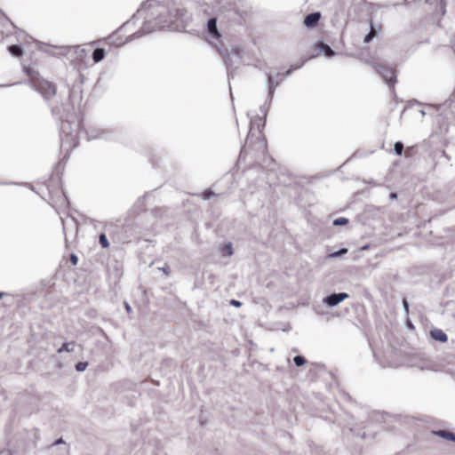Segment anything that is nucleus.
<instances>
[{"instance_id": "26", "label": "nucleus", "mask_w": 455, "mask_h": 455, "mask_svg": "<svg viewBox=\"0 0 455 455\" xmlns=\"http://www.w3.org/2000/svg\"><path fill=\"white\" fill-rule=\"evenodd\" d=\"M202 195L204 200H209L214 196V193L211 189H206L202 193Z\"/></svg>"}, {"instance_id": "30", "label": "nucleus", "mask_w": 455, "mask_h": 455, "mask_svg": "<svg viewBox=\"0 0 455 455\" xmlns=\"http://www.w3.org/2000/svg\"><path fill=\"white\" fill-rule=\"evenodd\" d=\"M74 48L76 49V53H80V52H85V49L82 48L81 46H75Z\"/></svg>"}, {"instance_id": "28", "label": "nucleus", "mask_w": 455, "mask_h": 455, "mask_svg": "<svg viewBox=\"0 0 455 455\" xmlns=\"http://www.w3.org/2000/svg\"><path fill=\"white\" fill-rule=\"evenodd\" d=\"M229 303L231 306H234L235 307H239L242 306V302L236 299H231Z\"/></svg>"}, {"instance_id": "29", "label": "nucleus", "mask_w": 455, "mask_h": 455, "mask_svg": "<svg viewBox=\"0 0 455 455\" xmlns=\"http://www.w3.org/2000/svg\"><path fill=\"white\" fill-rule=\"evenodd\" d=\"M70 261L72 262L73 265H76L77 261H78L77 256L75 255V254H71L70 255Z\"/></svg>"}, {"instance_id": "9", "label": "nucleus", "mask_w": 455, "mask_h": 455, "mask_svg": "<svg viewBox=\"0 0 455 455\" xmlns=\"http://www.w3.org/2000/svg\"><path fill=\"white\" fill-rule=\"evenodd\" d=\"M431 337L437 341L446 342L448 339L447 334L441 329H434L430 331Z\"/></svg>"}, {"instance_id": "2", "label": "nucleus", "mask_w": 455, "mask_h": 455, "mask_svg": "<svg viewBox=\"0 0 455 455\" xmlns=\"http://www.w3.org/2000/svg\"><path fill=\"white\" fill-rule=\"evenodd\" d=\"M372 68L377 73L381 76L383 80L387 83L389 87H393L396 82L395 73L392 68H389L381 63H372Z\"/></svg>"}, {"instance_id": "13", "label": "nucleus", "mask_w": 455, "mask_h": 455, "mask_svg": "<svg viewBox=\"0 0 455 455\" xmlns=\"http://www.w3.org/2000/svg\"><path fill=\"white\" fill-rule=\"evenodd\" d=\"M8 51L12 55L18 57V58L22 57L23 53H24L22 46L20 44L9 45Z\"/></svg>"}, {"instance_id": "15", "label": "nucleus", "mask_w": 455, "mask_h": 455, "mask_svg": "<svg viewBox=\"0 0 455 455\" xmlns=\"http://www.w3.org/2000/svg\"><path fill=\"white\" fill-rule=\"evenodd\" d=\"M106 52L103 48H96L92 52V60L95 63L101 61L105 58Z\"/></svg>"}, {"instance_id": "38", "label": "nucleus", "mask_w": 455, "mask_h": 455, "mask_svg": "<svg viewBox=\"0 0 455 455\" xmlns=\"http://www.w3.org/2000/svg\"><path fill=\"white\" fill-rule=\"evenodd\" d=\"M5 295L4 292L0 291V299Z\"/></svg>"}, {"instance_id": "19", "label": "nucleus", "mask_w": 455, "mask_h": 455, "mask_svg": "<svg viewBox=\"0 0 455 455\" xmlns=\"http://www.w3.org/2000/svg\"><path fill=\"white\" fill-rule=\"evenodd\" d=\"M403 149H404V147H403V142L401 141H397L395 143L394 145V150H395V153L397 155V156H402L403 155Z\"/></svg>"}, {"instance_id": "21", "label": "nucleus", "mask_w": 455, "mask_h": 455, "mask_svg": "<svg viewBox=\"0 0 455 455\" xmlns=\"http://www.w3.org/2000/svg\"><path fill=\"white\" fill-rule=\"evenodd\" d=\"M377 33L376 31L372 28V27L371 26V30L370 32L364 36V39H363V43L365 44H368L370 43L375 36H376Z\"/></svg>"}, {"instance_id": "7", "label": "nucleus", "mask_w": 455, "mask_h": 455, "mask_svg": "<svg viewBox=\"0 0 455 455\" xmlns=\"http://www.w3.org/2000/svg\"><path fill=\"white\" fill-rule=\"evenodd\" d=\"M348 298L346 292L331 293L323 299V303L328 307H335Z\"/></svg>"}, {"instance_id": "39", "label": "nucleus", "mask_w": 455, "mask_h": 455, "mask_svg": "<svg viewBox=\"0 0 455 455\" xmlns=\"http://www.w3.org/2000/svg\"><path fill=\"white\" fill-rule=\"evenodd\" d=\"M420 114H421L422 116H424L426 115L424 110H420Z\"/></svg>"}, {"instance_id": "36", "label": "nucleus", "mask_w": 455, "mask_h": 455, "mask_svg": "<svg viewBox=\"0 0 455 455\" xmlns=\"http://www.w3.org/2000/svg\"><path fill=\"white\" fill-rule=\"evenodd\" d=\"M251 136H252V135H250V134H249V136H248V138H247V140H246V144H247V145H249V144H250V140H251Z\"/></svg>"}, {"instance_id": "14", "label": "nucleus", "mask_w": 455, "mask_h": 455, "mask_svg": "<svg viewBox=\"0 0 455 455\" xmlns=\"http://www.w3.org/2000/svg\"><path fill=\"white\" fill-rule=\"evenodd\" d=\"M434 434L439 437L443 438V439L455 442V434L454 433L445 431V430H438V431L434 432Z\"/></svg>"}, {"instance_id": "33", "label": "nucleus", "mask_w": 455, "mask_h": 455, "mask_svg": "<svg viewBox=\"0 0 455 455\" xmlns=\"http://www.w3.org/2000/svg\"><path fill=\"white\" fill-rule=\"evenodd\" d=\"M403 305L404 310H405L406 312H408V310H409V306H408V302H407L405 299H403Z\"/></svg>"}, {"instance_id": "8", "label": "nucleus", "mask_w": 455, "mask_h": 455, "mask_svg": "<svg viewBox=\"0 0 455 455\" xmlns=\"http://www.w3.org/2000/svg\"><path fill=\"white\" fill-rule=\"evenodd\" d=\"M321 18V13L319 12H315L307 14L304 19V25L307 28H314L317 25L319 20Z\"/></svg>"}, {"instance_id": "24", "label": "nucleus", "mask_w": 455, "mask_h": 455, "mask_svg": "<svg viewBox=\"0 0 455 455\" xmlns=\"http://www.w3.org/2000/svg\"><path fill=\"white\" fill-rule=\"evenodd\" d=\"M87 366H88V363L87 362H79L76 365V370L77 371H85Z\"/></svg>"}, {"instance_id": "31", "label": "nucleus", "mask_w": 455, "mask_h": 455, "mask_svg": "<svg viewBox=\"0 0 455 455\" xmlns=\"http://www.w3.org/2000/svg\"><path fill=\"white\" fill-rule=\"evenodd\" d=\"M350 431H351V432H355L356 435H359V436H361L362 438H364V437H365V433H364V432L361 434L360 432H355L353 428H350Z\"/></svg>"}, {"instance_id": "34", "label": "nucleus", "mask_w": 455, "mask_h": 455, "mask_svg": "<svg viewBox=\"0 0 455 455\" xmlns=\"http://www.w3.org/2000/svg\"><path fill=\"white\" fill-rule=\"evenodd\" d=\"M125 309L128 313L132 312V307L128 303H125Z\"/></svg>"}, {"instance_id": "3", "label": "nucleus", "mask_w": 455, "mask_h": 455, "mask_svg": "<svg viewBox=\"0 0 455 455\" xmlns=\"http://www.w3.org/2000/svg\"><path fill=\"white\" fill-rule=\"evenodd\" d=\"M241 53L238 50H234L225 57V63L228 69V76L230 78L232 71L241 64Z\"/></svg>"}, {"instance_id": "5", "label": "nucleus", "mask_w": 455, "mask_h": 455, "mask_svg": "<svg viewBox=\"0 0 455 455\" xmlns=\"http://www.w3.org/2000/svg\"><path fill=\"white\" fill-rule=\"evenodd\" d=\"M220 36L221 35L217 27V19H209L206 25V39L212 42V40H219Z\"/></svg>"}, {"instance_id": "4", "label": "nucleus", "mask_w": 455, "mask_h": 455, "mask_svg": "<svg viewBox=\"0 0 455 455\" xmlns=\"http://www.w3.org/2000/svg\"><path fill=\"white\" fill-rule=\"evenodd\" d=\"M39 44L40 45L38 46V50L54 57L65 56L69 52L71 49V47L68 46H55L44 44L43 43H39Z\"/></svg>"}, {"instance_id": "1", "label": "nucleus", "mask_w": 455, "mask_h": 455, "mask_svg": "<svg viewBox=\"0 0 455 455\" xmlns=\"http://www.w3.org/2000/svg\"><path fill=\"white\" fill-rule=\"evenodd\" d=\"M81 122L76 114H67L60 124L61 148L68 150L75 148L78 144L81 132Z\"/></svg>"}, {"instance_id": "32", "label": "nucleus", "mask_w": 455, "mask_h": 455, "mask_svg": "<svg viewBox=\"0 0 455 455\" xmlns=\"http://www.w3.org/2000/svg\"><path fill=\"white\" fill-rule=\"evenodd\" d=\"M162 271H163L166 275H169V274H170L168 266H165V267H162Z\"/></svg>"}, {"instance_id": "20", "label": "nucleus", "mask_w": 455, "mask_h": 455, "mask_svg": "<svg viewBox=\"0 0 455 455\" xmlns=\"http://www.w3.org/2000/svg\"><path fill=\"white\" fill-rule=\"evenodd\" d=\"M99 243L102 248H108L109 246L108 240L107 235L104 233H101L99 236Z\"/></svg>"}, {"instance_id": "23", "label": "nucleus", "mask_w": 455, "mask_h": 455, "mask_svg": "<svg viewBox=\"0 0 455 455\" xmlns=\"http://www.w3.org/2000/svg\"><path fill=\"white\" fill-rule=\"evenodd\" d=\"M347 223H348V220L347 218H344V217H339V218H337L333 220V225L334 226H342V225H346Z\"/></svg>"}, {"instance_id": "12", "label": "nucleus", "mask_w": 455, "mask_h": 455, "mask_svg": "<svg viewBox=\"0 0 455 455\" xmlns=\"http://www.w3.org/2000/svg\"><path fill=\"white\" fill-rule=\"evenodd\" d=\"M318 49L323 52L326 57L331 58L335 55V52L326 44L323 42H319L317 44Z\"/></svg>"}, {"instance_id": "37", "label": "nucleus", "mask_w": 455, "mask_h": 455, "mask_svg": "<svg viewBox=\"0 0 455 455\" xmlns=\"http://www.w3.org/2000/svg\"><path fill=\"white\" fill-rule=\"evenodd\" d=\"M63 443V441H62V439H61V438H60V439H58V440L55 442V444H59V443Z\"/></svg>"}, {"instance_id": "18", "label": "nucleus", "mask_w": 455, "mask_h": 455, "mask_svg": "<svg viewBox=\"0 0 455 455\" xmlns=\"http://www.w3.org/2000/svg\"><path fill=\"white\" fill-rule=\"evenodd\" d=\"M304 63H305V60H301L299 63L291 65L290 68L285 73V76H290L291 74L292 70H296V69L302 68Z\"/></svg>"}, {"instance_id": "35", "label": "nucleus", "mask_w": 455, "mask_h": 455, "mask_svg": "<svg viewBox=\"0 0 455 455\" xmlns=\"http://www.w3.org/2000/svg\"><path fill=\"white\" fill-rule=\"evenodd\" d=\"M390 196L392 199H395L397 197V195L395 193H391Z\"/></svg>"}, {"instance_id": "25", "label": "nucleus", "mask_w": 455, "mask_h": 455, "mask_svg": "<svg viewBox=\"0 0 455 455\" xmlns=\"http://www.w3.org/2000/svg\"><path fill=\"white\" fill-rule=\"evenodd\" d=\"M347 252V249L343 248V249H340V250H339L337 251L332 252L331 254H330V257L331 258H337V257L341 256L342 254H345Z\"/></svg>"}, {"instance_id": "22", "label": "nucleus", "mask_w": 455, "mask_h": 455, "mask_svg": "<svg viewBox=\"0 0 455 455\" xmlns=\"http://www.w3.org/2000/svg\"><path fill=\"white\" fill-rule=\"evenodd\" d=\"M293 362L296 366L299 367L306 363V359L304 358V356L299 355L294 356Z\"/></svg>"}, {"instance_id": "27", "label": "nucleus", "mask_w": 455, "mask_h": 455, "mask_svg": "<svg viewBox=\"0 0 455 455\" xmlns=\"http://www.w3.org/2000/svg\"><path fill=\"white\" fill-rule=\"evenodd\" d=\"M225 4L229 5L230 7H235L240 0H222Z\"/></svg>"}, {"instance_id": "17", "label": "nucleus", "mask_w": 455, "mask_h": 455, "mask_svg": "<svg viewBox=\"0 0 455 455\" xmlns=\"http://www.w3.org/2000/svg\"><path fill=\"white\" fill-rule=\"evenodd\" d=\"M221 252L223 256H231L233 254V248L231 243L225 244L221 249Z\"/></svg>"}, {"instance_id": "10", "label": "nucleus", "mask_w": 455, "mask_h": 455, "mask_svg": "<svg viewBox=\"0 0 455 455\" xmlns=\"http://www.w3.org/2000/svg\"><path fill=\"white\" fill-rule=\"evenodd\" d=\"M88 140L106 139L107 134L102 130L92 129L87 132Z\"/></svg>"}, {"instance_id": "6", "label": "nucleus", "mask_w": 455, "mask_h": 455, "mask_svg": "<svg viewBox=\"0 0 455 455\" xmlns=\"http://www.w3.org/2000/svg\"><path fill=\"white\" fill-rule=\"evenodd\" d=\"M37 90L42 93L43 97L46 100H49L56 94V88L54 84L48 81L40 82Z\"/></svg>"}, {"instance_id": "11", "label": "nucleus", "mask_w": 455, "mask_h": 455, "mask_svg": "<svg viewBox=\"0 0 455 455\" xmlns=\"http://www.w3.org/2000/svg\"><path fill=\"white\" fill-rule=\"evenodd\" d=\"M267 84H268V97L271 100L273 97V93L275 88L279 84L278 81H275L271 74H267Z\"/></svg>"}, {"instance_id": "16", "label": "nucleus", "mask_w": 455, "mask_h": 455, "mask_svg": "<svg viewBox=\"0 0 455 455\" xmlns=\"http://www.w3.org/2000/svg\"><path fill=\"white\" fill-rule=\"evenodd\" d=\"M75 349V342H65L62 346L58 349V353L60 354L62 352H73Z\"/></svg>"}]
</instances>
